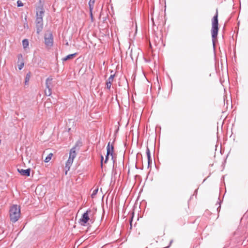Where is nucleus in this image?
<instances>
[{
	"mask_svg": "<svg viewBox=\"0 0 248 248\" xmlns=\"http://www.w3.org/2000/svg\"><path fill=\"white\" fill-rule=\"evenodd\" d=\"M24 27L28 28V25L27 24H26V26H24Z\"/></svg>",
	"mask_w": 248,
	"mask_h": 248,
	"instance_id": "obj_21",
	"label": "nucleus"
},
{
	"mask_svg": "<svg viewBox=\"0 0 248 248\" xmlns=\"http://www.w3.org/2000/svg\"><path fill=\"white\" fill-rule=\"evenodd\" d=\"M98 191V188H96L94 190H93V193L92 194V195H91L92 197L93 198L95 197V196L97 194Z\"/></svg>",
	"mask_w": 248,
	"mask_h": 248,
	"instance_id": "obj_18",
	"label": "nucleus"
},
{
	"mask_svg": "<svg viewBox=\"0 0 248 248\" xmlns=\"http://www.w3.org/2000/svg\"><path fill=\"white\" fill-rule=\"evenodd\" d=\"M10 217L11 220L13 222L17 221L20 217V208L16 205H13L11 206L9 211Z\"/></svg>",
	"mask_w": 248,
	"mask_h": 248,
	"instance_id": "obj_3",
	"label": "nucleus"
},
{
	"mask_svg": "<svg viewBox=\"0 0 248 248\" xmlns=\"http://www.w3.org/2000/svg\"><path fill=\"white\" fill-rule=\"evenodd\" d=\"M18 67L19 70H21L23 68L24 65V62L21 55L18 56Z\"/></svg>",
	"mask_w": 248,
	"mask_h": 248,
	"instance_id": "obj_10",
	"label": "nucleus"
},
{
	"mask_svg": "<svg viewBox=\"0 0 248 248\" xmlns=\"http://www.w3.org/2000/svg\"><path fill=\"white\" fill-rule=\"evenodd\" d=\"M22 45L24 47V48H27L28 46H29V42L27 39H24L22 41Z\"/></svg>",
	"mask_w": 248,
	"mask_h": 248,
	"instance_id": "obj_17",
	"label": "nucleus"
},
{
	"mask_svg": "<svg viewBox=\"0 0 248 248\" xmlns=\"http://www.w3.org/2000/svg\"><path fill=\"white\" fill-rule=\"evenodd\" d=\"M24 27L28 28V25L27 24H26V26H24Z\"/></svg>",
	"mask_w": 248,
	"mask_h": 248,
	"instance_id": "obj_22",
	"label": "nucleus"
},
{
	"mask_svg": "<svg viewBox=\"0 0 248 248\" xmlns=\"http://www.w3.org/2000/svg\"><path fill=\"white\" fill-rule=\"evenodd\" d=\"M53 156V154L52 153H50L46 157L45 159V162H48L51 159L52 157Z\"/></svg>",
	"mask_w": 248,
	"mask_h": 248,
	"instance_id": "obj_16",
	"label": "nucleus"
},
{
	"mask_svg": "<svg viewBox=\"0 0 248 248\" xmlns=\"http://www.w3.org/2000/svg\"><path fill=\"white\" fill-rule=\"evenodd\" d=\"M36 28L37 30V33L39 34L40 32L42 31L43 28V17H37L36 18Z\"/></svg>",
	"mask_w": 248,
	"mask_h": 248,
	"instance_id": "obj_7",
	"label": "nucleus"
},
{
	"mask_svg": "<svg viewBox=\"0 0 248 248\" xmlns=\"http://www.w3.org/2000/svg\"><path fill=\"white\" fill-rule=\"evenodd\" d=\"M94 3V0H90L89 2V6H90V8L91 16H92V10L93 9Z\"/></svg>",
	"mask_w": 248,
	"mask_h": 248,
	"instance_id": "obj_15",
	"label": "nucleus"
},
{
	"mask_svg": "<svg viewBox=\"0 0 248 248\" xmlns=\"http://www.w3.org/2000/svg\"><path fill=\"white\" fill-rule=\"evenodd\" d=\"M24 27L28 28V25L27 24H26V26H24Z\"/></svg>",
	"mask_w": 248,
	"mask_h": 248,
	"instance_id": "obj_23",
	"label": "nucleus"
},
{
	"mask_svg": "<svg viewBox=\"0 0 248 248\" xmlns=\"http://www.w3.org/2000/svg\"><path fill=\"white\" fill-rule=\"evenodd\" d=\"M76 55H77V53H74V54L68 55L66 56V57H65L64 58H63L62 59V61H66L70 60V59H73L76 57Z\"/></svg>",
	"mask_w": 248,
	"mask_h": 248,
	"instance_id": "obj_12",
	"label": "nucleus"
},
{
	"mask_svg": "<svg viewBox=\"0 0 248 248\" xmlns=\"http://www.w3.org/2000/svg\"><path fill=\"white\" fill-rule=\"evenodd\" d=\"M218 10H216V15L212 19V37L213 43L215 40L217 38L218 31Z\"/></svg>",
	"mask_w": 248,
	"mask_h": 248,
	"instance_id": "obj_2",
	"label": "nucleus"
},
{
	"mask_svg": "<svg viewBox=\"0 0 248 248\" xmlns=\"http://www.w3.org/2000/svg\"><path fill=\"white\" fill-rule=\"evenodd\" d=\"M52 80V78H48L46 81V89L45 91V93L47 96H50L51 95L52 93H51V82Z\"/></svg>",
	"mask_w": 248,
	"mask_h": 248,
	"instance_id": "obj_6",
	"label": "nucleus"
},
{
	"mask_svg": "<svg viewBox=\"0 0 248 248\" xmlns=\"http://www.w3.org/2000/svg\"><path fill=\"white\" fill-rule=\"evenodd\" d=\"M17 6L18 7H20V6H23V3L20 0H18L17 1Z\"/></svg>",
	"mask_w": 248,
	"mask_h": 248,
	"instance_id": "obj_19",
	"label": "nucleus"
},
{
	"mask_svg": "<svg viewBox=\"0 0 248 248\" xmlns=\"http://www.w3.org/2000/svg\"><path fill=\"white\" fill-rule=\"evenodd\" d=\"M44 14V11L42 8H40L38 9V11H37V17H42L43 16V15Z\"/></svg>",
	"mask_w": 248,
	"mask_h": 248,
	"instance_id": "obj_14",
	"label": "nucleus"
},
{
	"mask_svg": "<svg viewBox=\"0 0 248 248\" xmlns=\"http://www.w3.org/2000/svg\"><path fill=\"white\" fill-rule=\"evenodd\" d=\"M89 212H90V211H87L86 212L84 213L83 214L81 218L80 219L79 222L83 226H85L86 224L90 220V217L88 214Z\"/></svg>",
	"mask_w": 248,
	"mask_h": 248,
	"instance_id": "obj_8",
	"label": "nucleus"
},
{
	"mask_svg": "<svg viewBox=\"0 0 248 248\" xmlns=\"http://www.w3.org/2000/svg\"><path fill=\"white\" fill-rule=\"evenodd\" d=\"M146 155H147V158H148V166H149L150 163H151V162H152V159H151V157L150 151L148 147L147 148Z\"/></svg>",
	"mask_w": 248,
	"mask_h": 248,
	"instance_id": "obj_13",
	"label": "nucleus"
},
{
	"mask_svg": "<svg viewBox=\"0 0 248 248\" xmlns=\"http://www.w3.org/2000/svg\"><path fill=\"white\" fill-rule=\"evenodd\" d=\"M132 217L131 218V221H130V226H132Z\"/></svg>",
	"mask_w": 248,
	"mask_h": 248,
	"instance_id": "obj_20",
	"label": "nucleus"
},
{
	"mask_svg": "<svg viewBox=\"0 0 248 248\" xmlns=\"http://www.w3.org/2000/svg\"><path fill=\"white\" fill-rule=\"evenodd\" d=\"M114 75H111L108 79L106 82L107 88L108 89H110L111 88V86L112 85V82L114 80Z\"/></svg>",
	"mask_w": 248,
	"mask_h": 248,
	"instance_id": "obj_9",
	"label": "nucleus"
},
{
	"mask_svg": "<svg viewBox=\"0 0 248 248\" xmlns=\"http://www.w3.org/2000/svg\"><path fill=\"white\" fill-rule=\"evenodd\" d=\"M45 44L47 47H50L53 46V38L51 32L47 31L45 34Z\"/></svg>",
	"mask_w": 248,
	"mask_h": 248,
	"instance_id": "obj_5",
	"label": "nucleus"
},
{
	"mask_svg": "<svg viewBox=\"0 0 248 248\" xmlns=\"http://www.w3.org/2000/svg\"><path fill=\"white\" fill-rule=\"evenodd\" d=\"M18 171L22 175L29 176L30 175V169H28L27 170L18 169Z\"/></svg>",
	"mask_w": 248,
	"mask_h": 248,
	"instance_id": "obj_11",
	"label": "nucleus"
},
{
	"mask_svg": "<svg viewBox=\"0 0 248 248\" xmlns=\"http://www.w3.org/2000/svg\"><path fill=\"white\" fill-rule=\"evenodd\" d=\"M76 155L77 153L76 148L73 147L70 151L69 156L65 164V167L68 168V170H69L70 166L73 162L74 159L76 156Z\"/></svg>",
	"mask_w": 248,
	"mask_h": 248,
	"instance_id": "obj_4",
	"label": "nucleus"
},
{
	"mask_svg": "<svg viewBox=\"0 0 248 248\" xmlns=\"http://www.w3.org/2000/svg\"><path fill=\"white\" fill-rule=\"evenodd\" d=\"M114 155V145L113 142L111 143L110 141L108 143V145L107 147V154L105 156V160L103 161L104 158L103 156H101V167L103 166V163L106 164L108 161L109 159L110 158L111 160L113 161V162H114V160H113Z\"/></svg>",
	"mask_w": 248,
	"mask_h": 248,
	"instance_id": "obj_1",
	"label": "nucleus"
}]
</instances>
